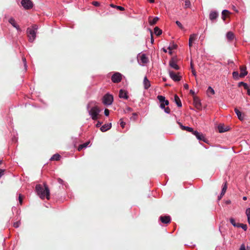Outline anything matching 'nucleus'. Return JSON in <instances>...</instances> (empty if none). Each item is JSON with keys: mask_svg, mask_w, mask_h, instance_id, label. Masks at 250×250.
<instances>
[{"mask_svg": "<svg viewBox=\"0 0 250 250\" xmlns=\"http://www.w3.org/2000/svg\"><path fill=\"white\" fill-rule=\"evenodd\" d=\"M150 3H154L155 0H147Z\"/></svg>", "mask_w": 250, "mask_h": 250, "instance_id": "obj_54", "label": "nucleus"}, {"mask_svg": "<svg viewBox=\"0 0 250 250\" xmlns=\"http://www.w3.org/2000/svg\"><path fill=\"white\" fill-rule=\"evenodd\" d=\"M230 203H231V201L230 200H227L226 201V204H230Z\"/></svg>", "mask_w": 250, "mask_h": 250, "instance_id": "obj_52", "label": "nucleus"}, {"mask_svg": "<svg viewBox=\"0 0 250 250\" xmlns=\"http://www.w3.org/2000/svg\"><path fill=\"white\" fill-rule=\"evenodd\" d=\"M8 21L14 27L16 28L18 32L21 31V29L20 28L19 26L17 24L15 19L13 18H10L9 19Z\"/></svg>", "mask_w": 250, "mask_h": 250, "instance_id": "obj_11", "label": "nucleus"}, {"mask_svg": "<svg viewBox=\"0 0 250 250\" xmlns=\"http://www.w3.org/2000/svg\"><path fill=\"white\" fill-rule=\"evenodd\" d=\"M22 61H23V62L24 63V67H25V69H26V68H27V64H26V59L24 57H22Z\"/></svg>", "mask_w": 250, "mask_h": 250, "instance_id": "obj_41", "label": "nucleus"}, {"mask_svg": "<svg viewBox=\"0 0 250 250\" xmlns=\"http://www.w3.org/2000/svg\"><path fill=\"white\" fill-rule=\"evenodd\" d=\"M154 32L157 36L160 35L162 32L158 27H155L154 29Z\"/></svg>", "mask_w": 250, "mask_h": 250, "instance_id": "obj_28", "label": "nucleus"}, {"mask_svg": "<svg viewBox=\"0 0 250 250\" xmlns=\"http://www.w3.org/2000/svg\"><path fill=\"white\" fill-rule=\"evenodd\" d=\"M102 124V123L100 121H98L97 124L96 125V126L97 127H99Z\"/></svg>", "mask_w": 250, "mask_h": 250, "instance_id": "obj_49", "label": "nucleus"}, {"mask_svg": "<svg viewBox=\"0 0 250 250\" xmlns=\"http://www.w3.org/2000/svg\"><path fill=\"white\" fill-rule=\"evenodd\" d=\"M227 38L229 41H232L234 37V35L232 32H228L226 35Z\"/></svg>", "mask_w": 250, "mask_h": 250, "instance_id": "obj_25", "label": "nucleus"}, {"mask_svg": "<svg viewBox=\"0 0 250 250\" xmlns=\"http://www.w3.org/2000/svg\"><path fill=\"white\" fill-rule=\"evenodd\" d=\"M159 18L157 17H155L152 20H149V23L150 25L155 24L158 21Z\"/></svg>", "mask_w": 250, "mask_h": 250, "instance_id": "obj_30", "label": "nucleus"}, {"mask_svg": "<svg viewBox=\"0 0 250 250\" xmlns=\"http://www.w3.org/2000/svg\"><path fill=\"white\" fill-rule=\"evenodd\" d=\"M36 191L37 194L42 199H43L45 198L48 200L49 199L50 190L45 184H44L43 187L41 185H37L36 186Z\"/></svg>", "mask_w": 250, "mask_h": 250, "instance_id": "obj_2", "label": "nucleus"}, {"mask_svg": "<svg viewBox=\"0 0 250 250\" xmlns=\"http://www.w3.org/2000/svg\"><path fill=\"white\" fill-rule=\"evenodd\" d=\"M234 111L240 120L242 121L244 119V114L240 111L237 108L234 109Z\"/></svg>", "mask_w": 250, "mask_h": 250, "instance_id": "obj_16", "label": "nucleus"}, {"mask_svg": "<svg viewBox=\"0 0 250 250\" xmlns=\"http://www.w3.org/2000/svg\"><path fill=\"white\" fill-rule=\"evenodd\" d=\"M218 17V13L216 11H211L209 15V18L212 22H215Z\"/></svg>", "mask_w": 250, "mask_h": 250, "instance_id": "obj_10", "label": "nucleus"}, {"mask_svg": "<svg viewBox=\"0 0 250 250\" xmlns=\"http://www.w3.org/2000/svg\"><path fill=\"white\" fill-rule=\"evenodd\" d=\"M113 101V97L109 94H106L102 98V102L105 105H111Z\"/></svg>", "mask_w": 250, "mask_h": 250, "instance_id": "obj_5", "label": "nucleus"}, {"mask_svg": "<svg viewBox=\"0 0 250 250\" xmlns=\"http://www.w3.org/2000/svg\"><path fill=\"white\" fill-rule=\"evenodd\" d=\"M194 103L195 104V106L196 108H200L201 104V103L199 101V100H197V99H194Z\"/></svg>", "mask_w": 250, "mask_h": 250, "instance_id": "obj_31", "label": "nucleus"}, {"mask_svg": "<svg viewBox=\"0 0 250 250\" xmlns=\"http://www.w3.org/2000/svg\"><path fill=\"white\" fill-rule=\"evenodd\" d=\"M157 99L160 103V107L164 110V111L166 113H169L170 112V110L168 107H166V105H168L169 104V102L168 100H166V98L164 96L162 95H158L157 96Z\"/></svg>", "mask_w": 250, "mask_h": 250, "instance_id": "obj_4", "label": "nucleus"}, {"mask_svg": "<svg viewBox=\"0 0 250 250\" xmlns=\"http://www.w3.org/2000/svg\"><path fill=\"white\" fill-rule=\"evenodd\" d=\"M197 39V35L196 34H192L190 35L188 41V45L190 48L192 45V42Z\"/></svg>", "mask_w": 250, "mask_h": 250, "instance_id": "obj_14", "label": "nucleus"}, {"mask_svg": "<svg viewBox=\"0 0 250 250\" xmlns=\"http://www.w3.org/2000/svg\"><path fill=\"white\" fill-rule=\"evenodd\" d=\"M138 62L140 64L142 63V64H144L148 62V59L145 54L141 55L138 56Z\"/></svg>", "mask_w": 250, "mask_h": 250, "instance_id": "obj_9", "label": "nucleus"}, {"mask_svg": "<svg viewBox=\"0 0 250 250\" xmlns=\"http://www.w3.org/2000/svg\"><path fill=\"white\" fill-rule=\"evenodd\" d=\"M247 71L246 66H241L240 67V73L239 74V77H244L246 75H247Z\"/></svg>", "mask_w": 250, "mask_h": 250, "instance_id": "obj_18", "label": "nucleus"}, {"mask_svg": "<svg viewBox=\"0 0 250 250\" xmlns=\"http://www.w3.org/2000/svg\"><path fill=\"white\" fill-rule=\"evenodd\" d=\"M190 2L189 0H185V7L186 8L189 7Z\"/></svg>", "mask_w": 250, "mask_h": 250, "instance_id": "obj_33", "label": "nucleus"}, {"mask_svg": "<svg viewBox=\"0 0 250 250\" xmlns=\"http://www.w3.org/2000/svg\"><path fill=\"white\" fill-rule=\"evenodd\" d=\"M160 219L163 223L167 224L170 221V217L169 216H161Z\"/></svg>", "mask_w": 250, "mask_h": 250, "instance_id": "obj_15", "label": "nucleus"}, {"mask_svg": "<svg viewBox=\"0 0 250 250\" xmlns=\"http://www.w3.org/2000/svg\"><path fill=\"white\" fill-rule=\"evenodd\" d=\"M179 124L180 125L181 128L182 130H187V131L189 132H192V133L193 132L194 130L192 127L183 125L181 124H180V123H179Z\"/></svg>", "mask_w": 250, "mask_h": 250, "instance_id": "obj_22", "label": "nucleus"}, {"mask_svg": "<svg viewBox=\"0 0 250 250\" xmlns=\"http://www.w3.org/2000/svg\"><path fill=\"white\" fill-rule=\"evenodd\" d=\"M38 29V26L36 24L32 25L31 27L27 28V35L30 42H32L35 40Z\"/></svg>", "mask_w": 250, "mask_h": 250, "instance_id": "obj_3", "label": "nucleus"}, {"mask_svg": "<svg viewBox=\"0 0 250 250\" xmlns=\"http://www.w3.org/2000/svg\"><path fill=\"white\" fill-rule=\"evenodd\" d=\"M190 92L191 93L194 94V92L192 90H190Z\"/></svg>", "mask_w": 250, "mask_h": 250, "instance_id": "obj_57", "label": "nucleus"}, {"mask_svg": "<svg viewBox=\"0 0 250 250\" xmlns=\"http://www.w3.org/2000/svg\"><path fill=\"white\" fill-rule=\"evenodd\" d=\"M230 222L234 227H237L238 223H236L235 220L233 218H230Z\"/></svg>", "mask_w": 250, "mask_h": 250, "instance_id": "obj_34", "label": "nucleus"}, {"mask_svg": "<svg viewBox=\"0 0 250 250\" xmlns=\"http://www.w3.org/2000/svg\"><path fill=\"white\" fill-rule=\"evenodd\" d=\"M163 50L164 52H166V53L167 52V49H165V48H163Z\"/></svg>", "mask_w": 250, "mask_h": 250, "instance_id": "obj_56", "label": "nucleus"}, {"mask_svg": "<svg viewBox=\"0 0 250 250\" xmlns=\"http://www.w3.org/2000/svg\"><path fill=\"white\" fill-rule=\"evenodd\" d=\"M111 6L112 7H115V6H114L113 4H111Z\"/></svg>", "mask_w": 250, "mask_h": 250, "instance_id": "obj_58", "label": "nucleus"}, {"mask_svg": "<svg viewBox=\"0 0 250 250\" xmlns=\"http://www.w3.org/2000/svg\"><path fill=\"white\" fill-rule=\"evenodd\" d=\"M143 84L145 89H148L150 86V83L146 77L144 79Z\"/></svg>", "mask_w": 250, "mask_h": 250, "instance_id": "obj_17", "label": "nucleus"}, {"mask_svg": "<svg viewBox=\"0 0 250 250\" xmlns=\"http://www.w3.org/2000/svg\"><path fill=\"white\" fill-rule=\"evenodd\" d=\"M92 4H93V5H94L95 6H98L100 5V3L98 1H93L92 2Z\"/></svg>", "mask_w": 250, "mask_h": 250, "instance_id": "obj_45", "label": "nucleus"}, {"mask_svg": "<svg viewBox=\"0 0 250 250\" xmlns=\"http://www.w3.org/2000/svg\"><path fill=\"white\" fill-rule=\"evenodd\" d=\"M227 188V184H226V183H225L222 188L220 196L218 197L219 200H220V199L222 198V197L225 194V193L226 191Z\"/></svg>", "mask_w": 250, "mask_h": 250, "instance_id": "obj_26", "label": "nucleus"}, {"mask_svg": "<svg viewBox=\"0 0 250 250\" xmlns=\"http://www.w3.org/2000/svg\"><path fill=\"white\" fill-rule=\"evenodd\" d=\"M87 109L92 120H96L98 119L101 109L96 105V103L89 102L87 105Z\"/></svg>", "mask_w": 250, "mask_h": 250, "instance_id": "obj_1", "label": "nucleus"}, {"mask_svg": "<svg viewBox=\"0 0 250 250\" xmlns=\"http://www.w3.org/2000/svg\"><path fill=\"white\" fill-rule=\"evenodd\" d=\"M229 13V11L227 10H224L222 12V18L224 20L225 19V15L227 13Z\"/></svg>", "mask_w": 250, "mask_h": 250, "instance_id": "obj_38", "label": "nucleus"}, {"mask_svg": "<svg viewBox=\"0 0 250 250\" xmlns=\"http://www.w3.org/2000/svg\"><path fill=\"white\" fill-rule=\"evenodd\" d=\"M57 181H58V182L59 183H60V184H63V181L62 179H61V178H58Z\"/></svg>", "mask_w": 250, "mask_h": 250, "instance_id": "obj_48", "label": "nucleus"}, {"mask_svg": "<svg viewBox=\"0 0 250 250\" xmlns=\"http://www.w3.org/2000/svg\"><path fill=\"white\" fill-rule=\"evenodd\" d=\"M131 110V108H128V110Z\"/></svg>", "mask_w": 250, "mask_h": 250, "instance_id": "obj_61", "label": "nucleus"}, {"mask_svg": "<svg viewBox=\"0 0 250 250\" xmlns=\"http://www.w3.org/2000/svg\"><path fill=\"white\" fill-rule=\"evenodd\" d=\"M207 94L208 96L214 95L215 94L214 89L211 86H209L207 90Z\"/></svg>", "mask_w": 250, "mask_h": 250, "instance_id": "obj_23", "label": "nucleus"}, {"mask_svg": "<svg viewBox=\"0 0 250 250\" xmlns=\"http://www.w3.org/2000/svg\"><path fill=\"white\" fill-rule=\"evenodd\" d=\"M122 80V75L119 72L115 73L111 77V80L114 83H118Z\"/></svg>", "mask_w": 250, "mask_h": 250, "instance_id": "obj_8", "label": "nucleus"}, {"mask_svg": "<svg viewBox=\"0 0 250 250\" xmlns=\"http://www.w3.org/2000/svg\"><path fill=\"white\" fill-rule=\"evenodd\" d=\"M239 86L243 85L245 89H248V87H249L248 85L246 83H244V82L239 83Z\"/></svg>", "mask_w": 250, "mask_h": 250, "instance_id": "obj_35", "label": "nucleus"}, {"mask_svg": "<svg viewBox=\"0 0 250 250\" xmlns=\"http://www.w3.org/2000/svg\"><path fill=\"white\" fill-rule=\"evenodd\" d=\"M240 250H246V248H245V246L244 244H242L241 247H240Z\"/></svg>", "mask_w": 250, "mask_h": 250, "instance_id": "obj_47", "label": "nucleus"}, {"mask_svg": "<svg viewBox=\"0 0 250 250\" xmlns=\"http://www.w3.org/2000/svg\"><path fill=\"white\" fill-rule=\"evenodd\" d=\"M243 199L244 200H246L247 199V197H246V196H244V197H243Z\"/></svg>", "mask_w": 250, "mask_h": 250, "instance_id": "obj_55", "label": "nucleus"}, {"mask_svg": "<svg viewBox=\"0 0 250 250\" xmlns=\"http://www.w3.org/2000/svg\"><path fill=\"white\" fill-rule=\"evenodd\" d=\"M104 113L106 116H108L109 114V110L108 109H105Z\"/></svg>", "mask_w": 250, "mask_h": 250, "instance_id": "obj_43", "label": "nucleus"}, {"mask_svg": "<svg viewBox=\"0 0 250 250\" xmlns=\"http://www.w3.org/2000/svg\"><path fill=\"white\" fill-rule=\"evenodd\" d=\"M119 96L120 98H123L125 99H127L128 98L126 92L123 89H121L120 90Z\"/></svg>", "mask_w": 250, "mask_h": 250, "instance_id": "obj_20", "label": "nucleus"}, {"mask_svg": "<svg viewBox=\"0 0 250 250\" xmlns=\"http://www.w3.org/2000/svg\"><path fill=\"white\" fill-rule=\"evenodd\" d=\"M192 73L193 75H194V76H195V75H196V72H195V71L194 70L192 69Z\"/></svg>", "mask_w": 250, "mask_h": 250, "instance_id": "obj_53", "label": "nucleus"}, {"mask_svg": "<svg viewBox=\"0 0 250 250\" xmlns=\"http://www.w3.org/2000/svg\"><path fill=\"white\" fill-rule=\"evenodd\" d=\"M174 100H175V102L176 104L177 105V106L178 107L182 106V105L181 100H180V98H179V97L176 95H175L174 96Z\"/></svg>", "mask_w": 250, "mask_h": 250, "instance_id": "obj_24", "label": "nucleus"}, {"mask_svg": "<svg viewBox=\"0 0 250 250\" xmlns=\"http://www.w3.org/2000/svg\"><path fill=\"white\" fill-rule=\"evenodd\" d=\"M120 125L121 126V127L122 128H124L125 127V123L124 122L122 119H120Z\"/></svg>", "mask_w": 250, "mask_h": 250, "instance_id": "obj_39", "label": "nucleus"}, {"mask_svg": "<svg viewBox=\"0 0 250 250\" xmlns=\"http://www.w3.org/2000/svg\"><path fill=\"white\" fill-rule=\"evenodd\" d=\"M4 169H0V178L4 174Z\"/></svg>", "mask_w": 250, "mask_h": 250, "instance_id": "obj_46", "label": "nucleus"}, {"mask_svg": "<svg viewBox=\"0 0 250 250\" xmlns=\"http://www.w3.org/2000/svg\"><path fill=\"white\" fill-rule=\"evenodd\" d=\"M218 129L220 133L225 132L229 130V127L228 126H225L224 125H219L218 126Z\"/></svg>", "mask_w": 250, "mask_h": 250, "instance_id": "obj_21", "label": "nucleus"}, {"mask_svg": "<svg viewBox=\"0 0 250 250\" xmlns=\"http://www.w3.org/2000/svg\"><path fill=\"white\" fill-rule=\"evenodd\" d=\"M115 7L118 9V10H120L121 11H123L125 10V8L122 7V6H115Z\"/></svg>", "mask_w": 250, "mask_h": 250, "instance_id": "obj_42", "label": "nucleus"}, {"mask_svg": "<svg viewBox=\"0 0 250 250\" xmlns=\"http://www.w3.org/2000/svg\"><path fill=\"white\" fill-rule=\"evenodd\" d=\"M60 157H61V156L59 154H55L51 157V158H50V160L51 161H53V160L58 161V160H59Z\"/></svg>", "mask_w": 250, "mask_h": 250, "instance_id": "obj_29", "label": "nucleus"}, {"mask_svg": "<svg viewBox=\"0 0 250 250\" xmlns=\"http://www.w3.org/2000/svg\"><path fill=\"white\" fill-rule=\"evenodd\" d=\"M232 75H233V77L236 79H238V77L239 76V73L237 71L233 72L232 73Z\"/></svg>", "mask_w": 250, "mask_h": 250, "instance_id": "obj_36", "label": "nucleus"}, {"mask_svg": "<svg viewBox=\"0 0 250 250\" xmlns=\"http://www.w3.org/2000/svg\"><path fill=\"white\" fill-rule=\"evenodd\" d=\"M20 225V221H17L16 222H15L13 224V226L17 228H18Z\"/></svg>", "mask_w": 250, "mask_h": 250, "instance_id": "obj_40", "label": "nucleus"}, {"mask_svg": "<svg viewBox=\"0 0 250 250\" xmlns=\"http://www.w3.org/2000/svg\"><path fill=\"white\" fill-rule=\"evenodd\" d=\"M237 228H241L244 230H246L247 229V226L246 224L238 223Z\"/></svg>", "mask_w": 250, "mask_h": 250, "instance_id": "obj_32", "label": "nucleus"}, {"mask_svg": "<svg viewBox=\"0 0 250 250\" xmlns=\"http://www.w3.org/2000/svg\"><path fill=\"white\" fill-rule=\"evenodd\" d=\"M169 75L171 79L175 82L180 81L181 77L179 75L178 73H175L174 71L169 70Z\"/></svg>", "mask_w": 250, "mask_h": 250, "instance_id": "obj_6", "label": "nucleus"}, {"mask_svg": "<svg viewBox=\"0 0 250 250\" xmlns=\"http://www.w3.org/2000/svg\"><path fill=\"white\" fill-rule=\"evenodd\" d=\"M89 142H87L85 143H83V144L80 145L78 147V150L80 151L83 148L86 147L88 146V145H89Z\"/></svg>", "mask_w": 250, "mask_h": 250, "instance_id": "obj_27", "label": "nucleus"}, {"mask_svg": "<svg viewBox=\"0 0 250 250\" xmlns=\"http://www.w3.org/2000/svg\"><path fill=\"white\" fill-rule=\"evenodd\" d=\"M21 4L24 8L29 9L33 7V3L30 0H22Z\"/></svg>", "mask_w": 250, "mask_h": 250, "instance_id": "obj_7", "label": "nucleus"}, {"mask_svg": "<svg viewBox=\"0 0 250 250\" xmlns=\"http://www.w3.org/2000/svg\"><path fill=\"white\" fill-rule=\"evenodd\" d=\"M168 49L169 50H171V47L169 46L168 47Z\"/></svg>", "mask_w": 250, "mask_h": 250, "instance_id": "obj_60", "label": "nucleus"}, {"mask_svg": "<svg viewBox=\"0 0 250 250\" xmlns=\"http://www.w3.org/2000/svg\"><path fill=\"white\" fill-rule=\"evenodd\" d=\"M19 202H20V204L21 205L22 204V198L21 194H20L19 196Z\"/></svg>", "mask_w": 250, "mask_h": 250, "instance_id": "obj_44", "label": "nucleus"}, {"mask_svg": "<svg viewBox=\"0 0 250 250\" xmlns=\"http://www.w3.org/2000/svg\"><path fill=\"white\" fill-rule=\"evenodd\" d=\"M184 87L186 89H188V85L187 83H185L184 84Z\"/></svg>", "mask_w": 250, "mask_h": 250, "instance_id": "obj_50", "label": "nucleus"}, {"mask_svg": "<svg viewBox=\"0 0 250 250\" xmlns=\"http://www.w3.org/2000/svg\"><path fill=\"white\" fill-rule=\"evenodd\" d=\"M111 127V123L105 124L101 127V130L102 132H105L108 130L110 129Z\"/></svg>", "mask_w": 250, "mask_h": 250, "instance_id": "obj_19", "label": "nucleus"}, {"mask_svg": "<svg viewBox=\"0 0 250 250\" xmlns=\"http://www.w3.org/2000/svg\"><path fill=\"white\" fill-rule=\"evenodd\" d=\"M246 89L247 90V94L249 95H250V89H249V88L248 87V89Z\"/></svg>", "mask_w": 250, "mask_h": 250, "instance_id": "obj_51", "label": "nucleus"}, {"mask_svg": "<svg viewBox=\"0 0 250 250\" xmlns=\"http://www.w3.org/2000/svg\"><path fill=\"white\" fill-rule=\"evenodd\" d=\"M169 65L171 68L175 70H179L180 68L176 61L173 59H172L169 61Z\"/></svg>", "mask_w": 250, "mask_h": 250, "instance_id": "obj_13", "label": "nucleus"}, {"mask_svg": "<svg viewBox=\"0 0 250 250\" xmlns=\"http://www.w3.org/2000/svg\"><path fill=\"white\" fill-rule=\"evenodd\" d=\"M1 164V161H0V165Z\"/></svg>", "mask_w": 250, "mask_h": 250, "instance_id": "obj_62", "label": "nucleus"}, {"mask_svg": "<svg viewBox=\"0 0 250 250\" xmlns=\"http://www.w3.org/2000/svg\"><path fill=\"white\" fill-rule=\"evenodd\" d=\"M192 134L196 136L198 140L206 142L205 137L202 133H199L197 131H194Z\"/></svg>", "mask_w": 250, "mask_h": 250, "instance_id": "obj_12", "label": "nucleus"}, {"mask_svg": "<svg viewBox=\"0 0 250 250\" xmlns=\"http://www.w3.org/2000/svg\"><path fill=\"white\" fill-rule=\"evenodd\" d=\"M154 40L152 38H151V43H153Z\"/></svg>", "mask_w": 250, "mask_h": 250, "instance_id": "obj_59", "label": "nucleus"}, {"mask_svg": "<svg viewBox=\"0 0 250 250\" xmlns=\"http://www.w3.org/2000/svg\"><path fill=\"white\" fill-rule=\"evenodd\" d=\"M176 24H177V25L181 29H184V26H183V25L182 24V23L179 21H176Z\"/></svg>", "mask_w": 250, "mask_h": 250, "instance_id": "obj_37", "label": "nucleus"}]
</instances>
